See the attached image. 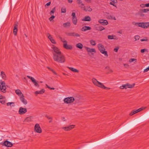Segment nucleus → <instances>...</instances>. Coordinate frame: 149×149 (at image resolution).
Masks as SVG:
<instances>
[{
	"instance_id": "11",
	"label": "nucleus",
	"mask_w": 149,
	"mask_h": 149,
	"mask_svg": "<svg viewBox=\"0 0 149 149\" xmlns=\"http://www.w3.org/2000/svg\"><path fill=\"white\" fill-rule=\"evenodd\" d=\"M64 43L63 44V47L67 49H72V47L70 45H68L67 41H64Z\"/></svg>"
},
{
	"instance_id": "1",
	"label": "nucleus",
	"mask_w": 149,
	"mask_h": 149,
	"mask_svg": "<svg viewBox=\"0 0 149 149\" xmlns=\"http://www.w3.org/2000/svg\"><path fill=\"white\" fill-rule=\"evenodd\" d=\"M53 58L54 61L60 63H63L65 61V57L61 53H58L57 55L55 54Z\"/></svg>"
},
{
	"instance_id": "19",
	"label": "nucleus",
	"mask_w": 149,
	"mask_h": 149,
	"mask_svg": "<svg viewBox=\"0 0 149 149\" xmlns=\"http://www.w3.org/2000/svg\"><path fill=\"white\" fill-rule=\"evenodd\" d=\"M86 49L88 53H92L93 52L94 53L96 52V51L94 49L90 48L88 47H86Z\"/></svg>"
},
{
	"instance_id": "8",
	"label": "nucleus",
	"mask_w": 149,
	"mask_h": 149,
	"mask_svg": "<svg viewBox=\"0 0 149 149\" xmlns=\"http://www.w3.org/2000/svg\"><path fill=\"white\" fill-rule=\"evenodd\" d=\"M27 111V109L26 108H23L22 107L19 108L18 111L20 115L23 114Z\"/></svg>"
},
{
	"instance_id": "52",
	"label": "nucleus",
	"mask_w": 149,
	"mask_h": 149,
	"mask_svg": "<svg viewBox=\"0 0 149 149\" xmlns=\"http://www.w3.org/2000/svg\"><path fill=\"white\" fill-rule=\"evenodd\" d=\"M140 40L141 41H148V39L146 37L144 39H142Z\"/></svg>"
},
{
	"instance_id": "23",
	"label": "nucleus",
	"mask_w": 149,
	"mask_h": 149,
	"mask_svg": "<svg viewBox=\"0 0 149 149\" xmlns=\"http://www.w3.org/2000/svg\"><path fill=\"white\" fill-rule=\"evenodd\" d=\"M5 98L2 95H0V102L2 104L5 103Z\"/></svg>"
},
{
	"instance_id": "4",
	"label": "nucleus",
	"mask_w": 149,
	"mask_h": 149,
	"mask_svg": "<svg viewBox=\"0 0 149 149\" xmlns=\"http://www.w3.org/2000/svg\"><path fill=\"white\" fill-rule=\"evenodd\" d=\"M98 48L100 52L103 54L106 57L108 56L107 52L105 51V49L104 46L101 44H99L98 45Z\"/></svg>"
},
{
	"instance_id": "42",
	"label": "nucleus",
	"mask_w": 149,
	"mask_h": 149,
	"mask_svg": "<svg viewBox=\"0 0 149 149\" xmlns=\"http://www.w3.org/2000/svg\"><path fill=\"white\" fill-rule=\"evenodd\" d=\"M52 16L51 17L49 18V19L50 21H51L54 19L55 18V16L52 15H51Z\"/></svg>"
},
{
	"instance_id": "40",
	"label": "nucleus",
	"mask_w": 149,
	"mask_h": 149,
	"mask_svg": "<svg viewBox=\"0 0 149 149\" xmlns=\"http://www.w3.org/2000/svg\"><path fill=\"white\" fill-rule=\"evenodd\" d=\"M145 52H148V50L147 49H141V53H143Z\"/></svg>"
},
{
	"instance_id": "25",
	"label": "nucleus",
	"mask_w": 149,
	"mask_h": 149,
	"mask_svg": "<svg viewBox=\"0 0 149 149\" xmlns=\"http://www.w3.org/2000/svg\"><path fill=\"white\" fill-rule=\"evenodd\" d=\"M72 19L73 23L75 25H77V17L72 18Z\"/></svg>"
},
{
	"instance_id": "34",
	"label": "nucleus",
	"mask_w": 149,
	"mask_h": 149,
	"mask_svg": "<svg viewBox=\"0 0 149 149\" xmlns=\"http://www.w3.org/2000/svg\"><path fill=\"white\" fill-rule=\"evenodd\" d=\"M120 89H127V84L123 85L122 86H120Z\"/></svg>"
},
{
	"instance_id": "36",
	"label": "nucleus",
	"mask_w": 149,
	"mask_h": 149,
	"mask_svg": "<svg viewBox=\"0 0 149 149\" xmlns=\"http://www.w3.org/2000/svg\"><path fill=\"white\" fill-rule=\"evenodd\" d=\"M90 42L91 44L92 45H96L95 42L93 40H91L90 41Z\"/></svg>"
},
{
	"instance_id": "51",
	"label": "nucleus",
	"mask_w": 149,
	"mask_h": 149,
	"mask_svg": "<svg viewBox=\"0 0 149 149\" xmlns=\"http://www.w3.org/2000/svg\"><path fill=\"white\" fill-rule=\"evenodd\" d=\"M134 111H135V110H133L132 111L130 114V116H132L134 114H135V113Z\"/></svg>"
},
{
	"instance_id": "3",
	"label": "nucleus",
	"mask_w": 149,
	"mask_h": 149,
	"mask_svg": "<svg viewBox=\"0 0 149 149\" xmlns=\"http://www.w3.org/2000/svg\"><path fill=\"white\" fill-rule=\"evenodd\" d=\"M63 101L64 103L66 104L71 103L74 101L75 102V104L79 102V101L77 99L71 97L65 98L64 99Z\"/></svg>"
},
{
	"instance_id": "48",
	"label": "nucleus",
	"mask_w": 149,
	"mask_h": 149,
	"mask_svg": "<svg viewBox=\"0 0 149 149\" xmlns=\"http://www.w3.org/2000/svg\"><path fill=\"white\" fill-rule=\"evenodd\" d=\"M46 86H47V88H48L50 90H54L55 89V88H51L49 86H48L47 84H46Z\"/></svg>"
},
{
	"instance_id": "33",
	"label": "nucleus",
	"mask_w": 149,
	"mask_h": 149,
	"mask_svg": "<svg viewBox=\"0 0 149 149\" xmlns=\"http://www.w3.org/2000/svg\"><path fill=\"white\" fill-rule=\"evenodd\" d=\"M47 68H48L49 70L51 71H52L53 74H54L55 75H57V73L54 71V70L52 69L51 68L48 67H47Z\"/></svg>"
},
{
	"instance_id": "37",
	"label": "nucleus",
	"mask_w": 149,
	"mask_h": 149,
	"mask_svg": "<svg viewBox=\"0 0 149 149\" xmlns=\"http://www.w3.org/2000/svg\"><path fill=\"white\" fill-rule=\"evenodd\" d=\"M45 91V89H42L40 91H38V94H42L43 93H44Z\"/></svg>"
},
{
	"instance_id": "6",
	"label": "nucleus",
	"mask_w": 149,
	"mask_h": 149,
	"mask_svg": "<svg viewBox=\"0 0 149 149\" xmlns=\"http://www.w3.org/2000/svg\"><path fill=\"white\" fill-rule=\"evenodd\" d=\"M52 48L54 51V52L52 53L53 56H54L55 54L57 55L58 53L59 54L61 53L60 50L55 46L53 45Z\"/></svg>"
},
{
	"instance_id": "43",
	"label": "nucleus",
	"mask_w": 149,
	"mask_h": 149,
	"mask_svg": "<svg viewBox=\"0 0 149 149\" xmlns=\"http://www.w3.org/2000/svg\"><path fill=\"white\" fill-rule=\"evenodd\" d=\"M113 35H109L108 36V38L109 39L112 40L113 39Z\"/></svg>"
},
{
	"instance_id": "39",
	"label": "nucleus",
	"mask_w": 149,
	"mask_h": 149,
	"mask_svg": "<svg viewBox=\"0 0 149 149\" xmlns=\"http://www.w3.org/2000/svg\"><path fill=\"white\" fill-rule=\"evenodd\" d=\"M10 104H13V105H12V107H14V103L13 102H8L7 103V106H10Z\"/></svg>"
},
{
	"instance_id": "64",
	"label": "nucleus",
	"mask_w": 149,
	"mask_h": 149,
	"mask_svg": "<svg viewBox=\"0 0 149 149\" xmlns=\"http://www.w3.org/2000/svg\"><path fill=\"white\" fill-rule=\"evenodd\" d=\"M79 6H81V7H84L85 6H84V3H82Z\"/></svg>"
},
{
	"instance_id": "28",
	"label": "nucleus",
	"mask_w": 149,
	"mask_h": 149,
	"mask_svg": "<svg viewBox=\"0 0 149 149\" xmlns=\"http://www.w3.org/2000/svg\"><path fill=\"white\" fill-rule=\"evenodd\" d=\"M148 11H149V8L142 9H141L140 10V12H141V13H146Z\"/></svg>"
},
{
	"instance_id": "50",
	"label": "nucleus",
	"mask_w": 149,
	"mask_h": 149,
	"mask_svg": "<svg viewBox=\"0 0 149 149\" xmlns=\"http://www.w3.org/2000/svg\"><path fill=\"white\" fill-rule=\"evenodd\" d=\"M139 36H135L134 38L135 40H139Z\"/></svg>"
},
{
	"instance_id": "44",
	"label": "nucleus",
	"mask_w": 149,
	"mask_h": 149,
	"mask_svg": "<svg viewBox=\"0 0 149 149\" xmlns=\"http://www.w3.org/2000/svg\"><path fill=\"white\" fill-rule=\"evenodd\" d=\"M146 108V107H141L137 110V112H139L140 111H141L145 109Z\"/></svg>"
},
{
	"instance_id": "38",
	"label": "nucleus",
	"mask_w": 149,
	"mask_h": 149,
	"mask_svg": "<svg viewBox=\"0 0 149 149\" xmlns=\"http://www.w3.org/2000/svg\"><path fill=\"white\" fill-rule=\"evenodd\" d=\"M42 132V129L39 125L38 124V133H41Z\"/></svg>"
},
{
	"instance_id": "17",
	"label": "nucleus",
	"mask_w": 149,
	"mask_h": 149,
	"mask_svg": "<svg viewBox=\"0 0 149 149\" xmlns=\"http://www.w3.org/2000/svg\"><path fill=\"white\" fill-rule=\"evenodd\" d=\"M68 35L69 36L75 37H80L79 34L75 32H71L68 33Z\"/></svg>"
},
{
	"instance_id": "35",
	"label": "nucleus",
	"mask_w": 149,
	"mask_h": 149,
	"mask_svg": "<svg viewBox=\"0 0 149 149\" xmlns=\"http://www.w3.org/2000/svg\"><path fill=\"white\" fill-rule=\"evenodd\" d=\"M56 11V7H54L53 8L52 10H51L50 13V14L51 15H52L55 13Z\"/></svg>"
},
{
	"instance_id": "9",
	"label": "nucleus",
	"mask_w": 149,
	"mask_h": 149,
	"mask_svg": "<svg viewBox=\"0 0 149 149\" xmlns=\"http://www.w3.org/2000/svg\"><path fill=\"white\" fill-rule=\"evenodd\" d=\"M74 125H71L68 126L62 127V129H63L65 131H69L73 129L74 127Z\"/></svg>"
},
{
	"instance_id": "2",
	"label": "nucleus",
	"mask_w": 149,
	"mask_h": 149,
	"mask_svg": "<svg viewBox=\"0 0 149 149\" xmlns=\"http://www.w3.org/2000/svg\"><path fill=\"white\" fill-rule=\"evenodd\" d=\"M92 81L94 84L99 87L103 88L104 89H110V88H108L105 86L102 83H101L98 81L95 78H93L92 79Z\"/></svg>"
},
{
	"instance_id": "5",
	"label": "nucleus",
	"mask_w": 149,
	"mask_h": 149,
	"mask_svg": "<svg viewBox=\"0 0 149 149\" xmlns=\"http://www.w3.org/2000/svg\"><path fill=\"white\" fill-rule=\"evenodd\" d=\"M134 24L144 29H146L149 27V22L135 23Z\"/></svg>"
},
{
	"instance_id": "54",
	"label": "nucleus",
	"mask_w": 149,
	"mask_h": 149,
	"mask_svg": "<svg viewBox=\"0 0 149 149\" xmlns=\"http://www.w3.org/2000/svg\"><path fill=\"white\" fill-rule=\"evenodd\" d=\"M149 70V66L148 67H147L146 68V69H145L144 70L143 72H147Z\"/></svg>"
},
{
	"instance_id": "61",
	"label": "nucleus",
	"mask_w": 149,
	"mask_h": 149,
	"mask_svg": "<svg viewBox=\"0 0 149 149\" xmlns=\"http://www.w3.org/2000/svg\"><path fill=\"white\" fill-rule=\"evenodd\" d=\"M60 39L64 43V41H67L66 40H64V39H63L62 38L60 37Z\"/></svg>"
},
{
	"instance_id": "13",
	"label": "nucleus",
	"mask_w": 149,
	"mask_h": 149,
	"mask_svg": "<svg viewBox=\"0 0 149 149\" xmlns=\"http://www.w3.org/2000/svg\"><path fill=\"white\" fill-rule=\"evenodd\" d=\"M33 116H29L26 118L24 122L25 123H30L33 121Z\"/></svg>"
},
{
	"instance_id": "12",
	"label": "nucleus",
	"mask_w": 149,
	"mask_h": 149,
	"mask_svg": "<svg viewBox=\"0 0 149 149\" xmlns=\"http://www.w3.org/2000/svg\"><path fill=\"white\" fill-rule=\"evenodd\" d=\"M3 145L7 147H11L13 146V144L10 142L6 141H5L3 144Z\"/></svg>"
},
{
	"instance_id": "20",
	"label": "nucleus",
	"mask_w": 149,
	"mask_h": 149,
	"mask_svg": "<svg viewBox=\"0 0 149 149\" xmlns=\"http://www.w3.org/2000/svg\"><path fill=\"white\" fill-rule=\"evenodd\" d=\"M91 29V27L89 26H85L83 27L81 30L82 31H85L88 30H90Z\"/></svg>"
},
{
	"instance_id": "15",
	"label": "nucleus",
	"mask_w": 149,
	"mask_h": 149,
	"mask_svg": "<svg viewBox=\"0 0 149 149\" xmlns=\"http://www.w3.org/2000/svg\"><path fill=\"white\" fill-rule=\"evenodd\" d=\"M26 77L29 79H30L31 80V81L33 82L35 86H37V83L36 80L34 78L28 75Z\"/></svg>"
},
{
	"instance_id": "53",
	"label": "nucleus",
	"mask_w": 149,
	"mask_h": 149,
	"mask_svg": "<svg viewBox=\"0 0 149 149\" xmlns=\"http://www.w3.org/2000/svg\"><path fill=\"white\" fill-rule=\"evenodd\" d=\"M77 1L79 5H80L82 3V1L81 0H77Z\"/></svg>"
},
{
	"instance_id": "24",
	"label": "nucleus",
	"mask_w": 149,
	"mask_h": 149,
	"mask_svg": "<svg viewBox=\"0 0 149 149\" xmlns=\"http://www.w3.org/2000/svg\"><path fill=\"white\" fill-rule=\"evenodd\" d=\"M96 30L98 31H101L105 29L102 26H97L95 27Z\"/></svg>"
},
{
	"instance_id": "46",
	"label": "nucleus",
	"mask_w": 149,
	"mask_h": 149,
	"mask_svg": "<svg viewBox=\"0 0 149 149\" xmlns=\"http://www.w3.org/2000/svg\"><path fill=\"white\" fill-rule=\"evenodd\" d=\"M35 131L37 132V123L36 124L34 127Z\"/></svg>"
},
{
	"instance_id": "45",
	"label": "nucleus",
	"mask_w": 149,
	"mask_h": 149,
	"mask_svg": "<svg viewBox=\"0 0 149 149\" xmlns=\"http://www.w3.org/2000/svg\"><path fill=\"white\" fill-rule=\"evenodd\" d=\"M114 3V2H112L110 3L109 4L110 5H112L115 7H116V5L115 4V3Z\"/></svg>"
},
{
	"instance_id": "57",
	"label": "nucleus",
	"mask_w": 149,
	"mask_h": 149,
	"mask_svg": "<svg viewBox=\"0 0 149 149\" xmlns=\"http://www.w3.org/2000/svg\"><path fill=\"white\" fill-rule=\"evenodd\" d=\"M146 4H141L140 5V6H141V8H144L145 7H146Z\"/></svg>"
},
{
	"instance_id": "22",
	"label": "nucleus",
	"mask_w": 149,
	"mask_h": 149,
	"mask_svg": "<svg viewBox=\"0 0 149 149\" xmlns=\"http://www.w3.org/2000/svg\"><path fill=\"white\" fill-rule=\"evenodd\" d=\"M91 20V19L90 17L88 16H85L84 18L82 19V21H83L90 22Z\"/></svg>"
},
{
	"instance_id": "32",
	"label": "nucleus",
	"mask_w": 149,
	"mask_h": 149,
	"mask_svg": "<svg viewBox=\"0 0 149 149\" xmlns=\"http://www.w3.org/2000/svg\"><path fill=\"white\" fill-rule=\"evenodd\" d=\"M1 74L3 79H6V76L3 72H1Z\"/></svg>"
},
{
	"instance_id": "30",
	"label": "nucleus",
	"mask_w": 149,
	"mask_h": 149,
	"mask_svg": "<svg viewBox=\"0 0 149 149\" xmlns=\"http://www.w3.org/2000/svg\"><path fill=\"white\" fill-rule=\"evenodd\" d=\"M76 46L77 47L80 49H82L83 47V45L81 43H79L77 44L76 45Z\"/></svg>"
},
{
	"instance_id": "14",
	"label": "nucleus",
	"mask_w": 149,
	"mask_h": 149,
	"mask_svg": "<svg viewBox=\"0 0 149 149\" xmlns=\"http://www.w3.org/2000/svg\"><path fill=\"white\" fill-rule=\"evenodd\" d=\"M98 22L103 25H106L108 24V22L107 20L103 19H99L98 20Z\"/></svg>"
},
{
	"instance_id": "26",
	"label": "nucleus",
	"mask_w": 149,
	"mask_h": 149,
	"mask_svg": "<svg viewBox=\"0 0 149 149\" xmlns=\"http://www.w3.org/2000/svg\"><path fill=\"white\" fill-rule=\"evenodd\" d=\"M126 84H127V88H133L134 87V86L135 85V84H134V83L133 84H129V83H127Z\"/></svg>"
},
{
	"instance_id": "58",
	"label": "nucleus",
	"mask_w": 149,
	"mask_h": 149,
	"mask_svg": "<svg viewBox=\"0 0 149 149\" xmlns=\"http://www.w3.org/2000/svg\"><path fill=\"white\" fill-rule=\"evenodd\" d=\"M118 49H119V47H117L115 48V49H114V51L115 52H118Z\"/></svg>"
},
{
	"instance_id": "10",
	"label": "nucleus",
	"mask_w": 149,
	"mask_h": 149,
	"mask_svg": "<svg viewBox=\"0 0 149 149\" xmlns=\"http://www.w3.org/2000/svg\"><path fill=\"white\" fill-rule=\"evenodd\" d=\"M80 7L81 9H83V10L86 12H91L92 10V8L90 6H86L84 7H82L81 6H80Z\"/></svg>"
},
{
	"instance_id": "59",
	"label": "nucleus",
	"mask_w": 149,
	"mask_h": 149,
	"mask_svg": "<svg viewBox=\"0 0 149 149\" xmlns=\"http://www.w3.org/2000/svg\"><path fill=\"white\" fill-rule=\"evenodd\" d=\"M47 36L48 37V38L49 39L50 38V37H52L51 35L49 33H47Z\"/></svg>"
},
{
	"instance_id": "27",
	"label": "nucleus",
	"mask_w": 149,
	"mask_h": 149,
	"mask_svg": "<svg viewBox=\"0 0 149 149\" xmlns=\"http://www.w3.org/2000/svg\"><path fill=\"white\" fill-rule=\"evenodd\" d=\"M68 68L72 71L74 72L78 73L79 71L77 69L72 67H68Z\"/></svg>"
},
{
	"instance_id": "18",
	"label": "nucleus",
	"mask_w": 149,
	"mask_h": 149,
	"mask_svg": "<svg viewBox=\"0 0 149 149\" xmlns=\"http://www.w3.org/2000/svg\"><path fill=\"white\" fill-rule=\"evenodd\" d=\"M17 28L18 25L17 24H15L14 27L13 31V33L15 36L17 35V33L18 31Z\"/></svg>"
},
{
	"instance_id": "62",
	"label": "nucleus",
	"mask_w": 149,
	"mask_h": 149,
	"mask_svg": "<svg viewBox=\"0 0 149 149\" xmlns=\"http://www.w3.org/2000/svg\"><path fill=\"white\" fill-rule=\"evenodd\" d=\"M51 2L50 1L48 3H47L45 5V6H49L51 4Z\"/></svg>"
},
{
	"instance_id": "7",
	"label": "nucleus",
	"mask_w": 149,
	"mask_h": 149,
	"mask_svg": "<svg viewBox=\"0 0 149 149\" xmlns=\"http://www.w3.org/2000/svg\"><path fill=\"white\" fill-rule=\"evenodd\" d=\"M6 88L5 86V83L4 81L0 82V90L3 93L6 92Z\"/></svg>"
},
{
	"instance_id": "21",
	"label": "nucleus",
	"mask_w": 149,
	"mask_h": 149,
	"mask_svg": "<svg viewBox=\"0 0 149 149\" xmlns=\"http://www.w3.org/2000/svg\"><path fill=\"white\" fill-rule=\"evenodd\" d=\"M15 92L19 96V97H20V96H22L24 95L23 94L19 89L16 90L15 91Z\"/></svg>"
},
{
	"instance_id": "47",
	"label": "nucleus",
	"mask_w": 149,
	"mask_h": 149,
	"mask_svg": "<svg viewBox=\"0 0 149 149\" xmlns=\"http://www.w3.org/2000/svg\"><path fill=\"white\" fill-rule=\"evenodd\" d=\"M136 59L132 58H130L129 60V62L130 63H131L132 62H133L135 61H136Z\"/></svg>"
},
{
	"instance_id": "56",
	"label": "nucleus",
	"mask_w": 149,
	"mask_h": 149,
	"mask_svg": "<svg viewBox=\"0 0 149 149\" xmlns=\"http://www.w3.org/2000/svg\"><path fill=\"white\" fill-rule=\"evenodd\" d=\"M51 42L53 44H56V42L55 40H54V39H52V40H51Z\"/></svg>"
},
{
	"instance_id": "31",
	"label": "nucleus",
	"mask_w": 149,
	"mask_h": 149,
	"mask_svg": "<svg viewBox=\"0 0 149 149\" xmlns=\"http://www.w3.org/2000/svg\"><path fill=\"white\" fill-rule=\"evenodd\" d=\"M107 71V73H110L113 72V71L108 66H107L105 67Z\"/></svg>"
},
{
	"instance_id": "49",
	"label": "nucleus",
	"mask_w": 149,
	"mask_h": 149,
	"mask_svg": "<svg viewBox=\"0 0 149 149\" xmlns=\"http://www.w3.org/2000/svg\"><path fill=\"white\" fill-rule=\"evenodd\" d=\"M71 16H72V18L77 17L75 15V13L74 12H73L72 13Z\"/></svg>"
},
{
	"instance_id": "60",
	"label": "nucleus",
	"mask_w": 149,
	"mask_h": 149,
	"mask_svg": "<svg viewBox=\"0 0 149 149\" xmlns=\"http://www.w3.org/2000/svg\"><path fill=\"white\" fill-rule=\"evenodd\" d=\"M113 39L114 40H118V38L116 36L113 35Z\"/></svg>"
},
{
	"instance_id": "55",
	"label": "nucleus",
	"mask_w": 149,
	"mask_h": 149,
	"mask_svg": "<svg viewBox=\"0 0 149 149\" xmlns=\"http://www.w3.org/2000/svg\"><path fill=\"white\" fill-rule=\"evenodd\" d=\"M123 65L125 68H127L129 67V65L127 64H124Z\"/></svg>"
},
{
	"instance_id": "63",
	"label": "nucleus",
	"mask_w": 149,
	"mask_h": 149,
	"mask_svg": "<svg viewBox=\"0 0 149 149\" xmlns=\"http://www.w3.org/2000/svg\"><path fill=\"white\" fill-rule=\"evenodd\" d=\"M46 117L47 118H48L49 119H52V117H49L47 115H46Z\"/></svg>"
},
{
	"instance_id": "41",
	"label": "nucleus",
	"mask_w": 149,
	"mask_h": 149,
	"mask_svg": "<svg viewBox=\"0 0 149 149\" xmlns=\"http://www.w3.org/2000/svg\"><path fill=\"white\" fill-rule=\"evenodd\" d=\"M66 9L65 8H62L61 9V12L62 13H65L66 12Z\"/></svg>"
},
{
	"instance_id": "29",
	"label": "nucleus",
	"mask_w": 149,
	"mask_h": 149,
	"mask_svg": "<svg viewBox=\"0 0 149 149\" xmlns=\"http://www.w3.org/2000/svg\"><path fill=\"white\" fill-rule=\"evenodd\" d=\"M63 26L64 27H67L70 26V22H68L63 24Z\"/></svg>"
},
{
	"instance_id": "16",
	"label": "nucleus",
	"mask_w": 149,
	"mask_h": 149,
	"mask_svg": "<svg viewBox=\"0 0 149 149\" xmlns=\"http://www.w3.org/2000/svg\"><path fill=\"white\" fill-rule=\"evenodd\" d=\"M21 101L24 104L26 105L27 103V100L24 98V95L22 96H20L19 97Z\"/></svg>"
}]
</instances>
